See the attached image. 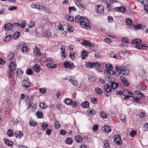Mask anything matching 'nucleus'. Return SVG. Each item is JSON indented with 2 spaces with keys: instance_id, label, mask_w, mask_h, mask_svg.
Instances as JSON below:
<instances>
[{
  "instance_id": "nucleus-1",
  "label": "nucleus",
  "mask_w": 148,
  "mask_h": 148,
  "mask_svg": "<svg viewBox=\"0 0 148 148\" xmlns=\"http://www.w3.org/2000/svg\"><path fill=\"white\" fill-rule=\"evenodd\" d=\"M116 73L118 75L122 74L123 75H127L129 73V71L123 66H116Z\"/></svg>"
},
{
  "instance_id": "nucleus-2",
  "label": "nucleus",
  "mask_w": 148,
  "mask_h": 148,
  "mask_svg": "<svg viewBox=\"0 0 148 148\" xmlns=\"http://www.w3.org/2000/svg\"><path fill=\"white\" fill-rule=\"evenodd\" d=\"M123 91L124 99L125 100L129 98L133 97L134 96V94L131 91L128 90H124Z\"/></svg>"
},
{
  "instance_id": "nucleus-3",
  "label": "nucleus",
  "mask_w": 148,
  "mask_h": 148,
  "mask_svg": "<svg viewBox=\"0 0 148 148\" xmlns=\"http://www.w3.org/2000/svg\"><path fill=\"white\" fill-rule=\"evenodd\" d=\"M106 68L107 70H105L104 72L106 73H107L108 74L110 75H113L114 73V71L112 70L113 67L110 64H106Z\"/></svg>"
},
{
  "instance_id": "nucleus-4",
  "label": "nucleus",
  "mask_w": 148,
  "mask_h": 148,
  "mask_svg": "<svg viewBox=\"0 0 148 148\" xmlns=\"http://www.w3.org/2000/svg\"><path fill=\"white\" fill-rule=\"evenodd\" d=\"M85 21H84L83 22H82V24L80 25L82 26L84 28L88 29L90 28V26L89 24L90 22L87 18H85Z\"/></svg>"
},
{
  "instance_id": "nucleus-5",
  "label": "nucleus",
  "mask_w": 148,
  "mask_h": 148,
  "mask_svg": "<svg viewBox=\"0 0 148 148\" xmlns=\"http://www.w3.org/2000/svg\"><path fill=\"white\" fill-rule=\"evenodd\" d=\"M9 69L8 73L9 77H11L13 71L15 70L16 68V66L13 62H12L10 63L9 66Z\"/></svg>"
},
{
  "instance_id": "nucleus-6",
  "label": "nucleus",
  "mask_w": 148,
  "mask_h": 148,
  "mask_svg": "<svg viewBox=\"0 0 148 148\" xmlns=\"http://www.w3.org/2000/svg\"><path fill=\"white\" fill-rule=\"evenodd\" d=\"M101 65V64L97 62L94 63L89 62H87L86 64V67L89 69L93 68L95 66H100Z\"/></svg>"
},
{
  "instance_id": "nucleus-7",
  "label": "nucleus",
  "mask_w": 148,
  "mask_h": 148,
  "mask_svg": "<svg viewBox=\"0 0 148 148\" xmlns=\"http://www.w3.org/2000/svg\"><path fill=\"white\" fill-rule=\"evenodd\" d=\"M96 11L100 15H101L104 13V8L103 6L98 5L96 7Z\"/></svg>"
},
{
  "instance_id": "nucleus-8",
  "label": "nucleus",
  "mask_w": 148,
  "mask_h": 148,
  "mask_svg": "<svg viewBox=\"0 0 148 148\" xmlns=\"http://www.w3.org/2000/svg\"><path fill=\"white\" fill-rule=\"evenodd\" d=\"M27 79L28 80V78L26 80H24L23 81L22 84V86L23 87L27 88L31 86V83L30 82L27 80Z\"/></svg>"
},
{
  "instance_id": "nucleus-9",
  "label": "nucleus",
  "mask_w": 148,
  "mask_h": 148,
  "mask_svg": "<svg viewBox=\"0 0 148 148\" xmlns=\"http://www.w3.org/2000/svg\"><path fill=\"white\" fill-rule=\"evenodd\" d=\"M75 20L76 22L79 23L80 24H82V22L85 21L86 19L82 16L79 15H77L76 16L75 18Z\"/></svg>"
},
{
  "instance_id": "nucleus-10",
  "label": "nucleus",
  "mask_w": 148,
  "mask_h": 148,
  "mask_svg": "<svg viewBox=\"0 0 148 148\" xmlns=\"http://www.w3.org/2000/svg\"><path fill=\"white\" fill-rule=\"evenodd\" d=\"M114 142L116 144L120 145L122 143L120 137L119 135H116L114 138Z\"/></svg>"
},
{
  "instance_id": "nucleus-11",
  "label": "nucleus",
  "mask_w": 148,
  "mask_h": 148,
  "mask_svg": "<svg viewBox=\"0 0 148 148\" xmlns=\"http://www.w3.org/2000/svg\"><path fill=\"white\" fill-rule=\"evenodd\" d=\"M63 65L64 67L66 68H69L71 69L73 68L74 66V65L73 63L71 64L68 61L64 62Z\"/></svg>"
},
{
  "instance_id": "nucleus-12",
  "label": "nucleus",
  "mask_w": 148,
  "mask_h": 148,
  "mask_svg": "<svg viewBox=\"0 0 148 148\" xmlns=\"http://www.w3.org/2000/svg\"><path fill=\"white\" fill-rule=\"evenodd\" d=\"M120 79L122 83L125 86H128L129 85V82L125 77L122 75L120 76Z\"/></svg>"
},
{
  "instance_id": "nucleus-13",
  "label": "nucleus",
  "mask_w": 148,
  "mask_h": 148,
  "mask_svg": "<svg viewBox=\"0 0 148 148\" xmlns=\"http://www.w3.org/2000/svg\"><path fill=\"white\" fill-rule=\"evenodd\" d=\"M13 25L11 23H8L4 25V28L5 30L9 31L11 30L13 27Z\"/></svg>"
},
{
  "instance_id": "nucleus-14",
  "label": "nucleus",
  "mask_w": 148,
  "mask_h": 148,
  "mask_svg": "<svg viewBox=\"0 0 148 148\" xmlns=\"http://www.w3.org/2000/svg\"><path fill=\"white\" fill-rule=\"evenodd\" d=\"M142 40H141L139 39H136L133 40H132L131 44L132 45H139L142 42Z\"/></svg>"
},
{
  "instance_id": "nucleus-15",
  "label": "nucleus",
  "mask_w": 148,
  "mask_h": 148,
  "mask_svg": "<svg viewBox=\"0 0 148 148\" xmlns=\"http://www.w3.org/2000/svg\"><path fill=\"white\" fill-rule=\"evenodd\" d=\"M116 9H117V11L121 12L123 13H124L126 12V8L123 6H120L118 8H115V10L116 11Z\"/></svg>"
},
{
  "instance_id": "nucleus-16",
  "label": "nucleus",
  "mask_w": 148,
  "mask_h": 148,
  "mask_svg": "<svg viewBox=\"0 0 148 148\" xmlns=\"http://www.w3.org/2000/svg\"><path fill=\"white\" fill-rule=\"evenodd\" d=\"M135 47L138 49H146L147 48V46L146 44H143L141 45V43H140L139 45H136Z\"/></svg>"
},
{
  "instance_id": "nucleus-17",
  "label": "nucleus",
  "mask_w": 148,
  "mask_h": 148,
  "mask_svg": "<svg viewBox=\"0 0 148 148\" xmlns=\"http://www.w3.org/2000/svg\"><path fill=\"white\" fill-rule=\"evenodd\" d=\"M103 88L105 91L106 92H110L112 91L110 86L107 84H105L104 85Z\"/></svg>"
},
{
  "instance_id": "nucleus-18",
  "label": "nucleus",
  "mask_w": 148,
  "mask_h": 148,
  "mask_svg": "<svg viewBox=\"0 0 148 148\" xmlns=\"http://www.w3.org/2000/svg\"><path fill=\"white\" fill-rule=\"evenodd\" d=\"M102 130L104 132L107 133H109L111 131L110 127L107 125H105L102 128Z\"/></svg>"
},
{
  "instance_id": "nucleus-19",
  "label": "nucleus",
  "mask_w": 148,
  "mask_h": 148,
  "mask_svg": "<svg viewBox=\"0 0 148 148\" xmlns=\"http://www.w3.org/2000/svg\"><path fill=\"white\" fill-rule=\"evenodd\" d=\"M38 10H41L42 11L45 12L46 13H48V14L50 13V12L48 11L47 8L46 7L42 5H40L39 7L38 8Z\"/></svg>"
},
{
  "instance_id": "nucleus-20",
  "label": "nucleus",
  "mask_w": 148,
  "mask_h": 148,
  "mask_svg": "<svg viewBox=\"0 0 148 148\" xmlns=\"http://www.w3.org/2000/svg\"><path fill=\"white\" fill-rule=\"evenodd\" d=\"M14 135L16 138L18 137L19 138H20L21 137L23 136V134L20 131H17L15 133Z\"/></svg>"
},
{
  "instance_id": "nucleus-21",
  "label": "nucleus",
  "mask_w": 148,
  "mask_h": 148,
  "mask_svg": "<svg viewBox=\"0 0 148 148\" xmlns=\"http://www.w3.org/2000/svg\"><path fill=\"white\" fill-rule=\"evenodd\" d=\"M88 52L85 50H83L81 53V58L82 60H84L86 59V57L88 55Z\"/></svg>"
},
{
  "instance_id": "nucleus-22",
  "label": "nucleus",
  "mask_w": 148,
  "mask_h": 148,
  "mask_svg": "<svg viewBox=\"0 0 148 148\" xmlns=\"http://www.w3.org/2000/svg\"><path fill=\"white\" fill-rule=\"evenodd\" d=\"M23 72L21 69H18L17 71V75L18 77L21 78L23 76Z\"/></svg>"
},
{
  "instance_id": "nucleus-23",
  "label": "nucleus",
  "mask_w": 148,
  "mask_h": 148,
  "mask_svg": "<svg viewBox=\"0 0 148 148\" xmlns=\"http://www.w3.org/2000/svg\"><path fill=\"white\" fill-rule=\"evenodd\" d=\"M94 91L97 94L101 95L103 93L102 90L99 88L96 87Z\"/></svg>"
},
{
  "instance_id": "nucleus-24",
  "label": "nucleus",
  "mask_w": 148,
  "mask_h": 148,
  "mask_svg": "<svg viewBox=\"0 0 148 148\" xmlns=\"http://www.w3.org/2000/svg\"><path fill=\"white\" fill-rule=\"evenodd\" d=\"M4 141L5 143L10 147H12L13 145V143L6 138L4 139Z\"/></svg>"
},
{
  "instance_id": "nucleus-25",
  "label": "nucleus",
  "mask_w": 148,
  "mask_h": 148,
  "mask_svg": "<svg viewBox=\"0 0 148 148\" xmlns=\"http://www.w3.org/2000/svg\"><path fill=\"white\" fill-rule=\"evenodd\" d=\"M47 67L50 69H53L56 67V65L51 62H49L47 64Z\"/></svg>"
},
{
  "instance_id": "nucleus-26",
  "label": "nucleus",
  "mask_w": 148,
  "mask_h": 148,
  "mask_svg": "<svg viewBox=\"0 0 148 148\" xmlns=\"http://www.w3.org/2000/svg\"><path fill=\"white\" fill-rule=\"evenodd\" d=\"M14 56V53L12 52H10L8 53V54L7 57V59L9 61L12 60Z\"/></svg>"
},
{
  "instance_id": "nucleus-27",
  "label": "nucleus",
  "mask_w": 148,
  "mask_h": 148,
  "mask_svg": "<svg viewBox=\"0 0 148 148\" xmlns=\"http://www.w3.org/2000/svg\"><path fill=\"white\" fill-rule=\"evenodd\" d=\"M75 139L76 141L79 143H81L83 140L82 137L80 135H77Z\"/></svg>"
},
{
  "instance_id": "nucleus-28",
  "label": "nucleus",
  "mask_w": 148,
  "mask_h": 148,
  "mask_svg": "<svg viewBox=\"0 0 148 148\" xmlns=\"http://www.w3.org/2000/svg\"><path fill=\"white\" fill-rule=\"evenodd\" d=\"M119 84H118L114 82H112L111 84V89H115L118 87Z\"/></svg>"
},
{
  "instance_id": "nucleus-29",
  "label": "nucleus",
  "mask_w": 148,
  "mask_h": 148,
  "mask_svg": "<svg viewBox=\"0 0 148 148\" xmlns=\"http://www.w3.org/2000/svg\"><path fill=\"white\" fill-rule=\"evenodd\" d=\"M21 51L23 53H26L29 51V49L27 46H25L24 45L21 49Z\"/></svg>"
},
{
  "instance_id": "nucleus-30",
  "label": "nucleus",
  "mask_w": 148,
  "mask_h": 148,
  "mask_svg": "<svg viewBox=\"0 0 148 148\" xmlns=\"http://www.w3.org/2000/svg\"><path fill=\"white\" fill-rule=\"evenodd\" d=\"M110 2H111L110 1H108L106 0V3L107 4L106 8L108 12H110L112 10V8Z\"/></svg>"
},
{
  "instance_id": "nucleus-31",
  "label": "nucleus",
  "mask_w": 148,
  "mask_h": 148,
  "mask_svg": "<svg viewBox=\"0 0 148 148\" xmlns=\"http://www.w3.org/2000/svg\"><path fill=\"white\" fill-rule=\"evenodd\" d=\"M20 35V33L19 32L17 31L15 32L13 36V38L15 40L18 39Z\"/></svg>"
},
{
  "instance_id": "nucleus-32",
  "label": "nucleus",
  "mask_w": 148,
  "mask_h": 148,
  "mask_svg": "<svg viewBox=\"0 0 148 148\" xmlns=\"http://www.w3.org/2000/svg\"><path fill=\"white\" fill-rule=\"evenodd\" d=\"M87 114L90 116H92L95 113V111L93 109H89V110H87Z\"/></svg>"
},
{
  "instance_id": "nucleus-33",
  "label": "nucleus",
  "mask_w": 148,
  "mask_h": 148,
  "mask_svg": "<svg viewBox=\"0 0 148 148\" xmlns=\"http://www.w3.org/2000/svg\"><path fill=\"white\" fill-rule=\"evenodd\" d=\"M33 69L34 71L37 72H38L40 69V66L37 64L34 65Z\"/></svg>"
},
{
  "instance_id": "nucleus-34",
  "label": "nucleus",
  "mask_w": 148,
  "mask_h": 148,
  "mask_svg": "<svg viewBox=\"0 0 148 148\" xmlns=\"http://www.w3.org/2000/svg\"><path fill=\"white\" fill-rule=\"evenodd\" d=\"M12 35H9L6 36L4 39V41L5 42H8L10 41L12 38Z\"/></svg>"
},
{
  "instance_id": "nucleus-35",
  "label": "nucleus",
  "mask_w": 148,
  "mask_h": 148,
  "mask_svg": "<svg viewBox=\"0 0 148 148\" xmlns=\"http://www.w3.org/2000/svg\"><path fill=\"white\" fill-rule=\"evenodd\" d=\"M73 141L72 139L70 137H67L65 140L66 143L69 145L71 144L72 143Z\"/></svg>"
},
{
  "instance_id": "nucleus-36",
  "label": "nucleus",
  "mask_w": 148,
  "mask_h": 148,
  "mask_svg": "<svg viewBox=\"0 0 148 148\" xmlns=\"http://www.w3.org/2000/svg\"><path fill=\"white\" fill-rule=\"evenodd\" d=\"M89 103L87 101H85L81 104L83 108H88L89 107Z\"/></svg>"
},
{
  "instance_id": "nucleus-37",
  "label": "nucleus",
  "mask_w": 148,
  "mask_h": 148,
  "mask_svg": "<svg viewBox=\"0 0 148 148\" xmlns=\"http://www.w3.org/2000/svg\"><path fill=\"white\" fill-rule=\"evenodd\" d=\"M65 18L66 19L69 21H72L74 20V18L72 16L66 15Z\"/></svg>"
},
{
  "instance_id": "nucleus-38",
  "label": "nucleus",
  "mask_w": 148,
  "mask_h": 148,
  "mask_svg": "<svg viewBox=\"0 0 148 148\" xmlns=\"http://www.w3.org/2000/svg\"><path fill=\"white\" fill-rule=\"evenodd\" d=\"M40 106L41 110H44L47 108V105L43 102H41L40 103Z\"/></svg>"
},
{
  "instance_id": "nucleus-39",
  "label": "nucleus",
  "mask_w": 148,
  "mask_h": 148,
  "mask_svg": "<svg viewBox=\"0 0 148 148\" xmlns=\"http://www.w3.org/2000/svg\"><path fill=\"white\" fill-rule=\"evenodd\" d=\"M36 115L38 118H41L43 116L42 112L41 111H38L36 113Z\"/></svg>"
},
{
  "instance_id": "nucleus-40",
  "label": "nucleus",
  "mask_w": 148,
  "mask_h": 148,
  "mask_svg": "<svg viewBox=\"0 0 148 148\" xmlns=\"http://www.w3.org/2000/svg\"><path fill=\"white\" fill-rule=\"evenodd\" d=\"M125 22L127 25H130L132 23V21L130 18H126L125 20Z\"/></svg>"
},
{
  "instance_id": "nucleus-41",
  "label": "nucleus",
  "mask_w": 148,
  "mask_h": 148,
  "mask_svg": "<svg viewBox=\"0 0 148 148\" xmlns=\"http://www.w3.org/2000/svg\"><path fill=\"white\" fill-rule=\"evenodd\" d=\"M7 133L8 136L9 137L12 136L14 134L13 131L11 129H9L7 131Z\"/></svg>"
},
{
  "instance_id": "nucleus-42",
  "label": "nucleus",
  "mask_w": 148,
  "mask_h": 148,
  "mask_svg": "<svg viewBox=\"0 0 148 148\" xmlns=\"http://www.w3.org/2000/svg\"><path fill=\"white\" fill-rule=\"evenodd\" d=\"M72 100L69 98H66L64 100V102L67 105H71Z\"/></svg>"
},
{
  "instance_id": "nucleus-43",
  "label": "nucleus",
  "mask_w": 148,
  "mask_h": 148,
  "mask_svg": "<svg viewBox=\"0 0 148 148\" xmlns=\"http://www.w3.org/2000/svg\"><path fill=\"white\" fill-rule=\"evenodd\" d=\"M76 5L78 6L79 9L82 10H83L84 9V6L78 2H76L75 3Z\"/></svg>"
},
{
  "instance_id": "nucleus-44",
  "label": "nucleus",
  "mask_w": 148,
  "mask_h": 148,
  "mask_svg": "<svg viewBox=\"0 0 148 148\" xmlns=\"http://www.w3.org/2000/svg\"><path fill=\"white\" fill-rule=\"evenodd\" d=\"M108 140H104L103 141L104 146L106 148H110V146L108 143Z\"/></svg>"
},
{
  "instance_id": "nucleus-45",
  "label": "nucleus",
  "mask_w": 148,
  "mask_h": 148,
  "mask_svg": "<svg viewBox=\"0 0 148 148\" xmlns=\"http://www.w3.org/2000/svg\"><path fill=\"white\" fill-rule=\"evenodd\" d=\"M48 126V124L46 122L42 123L41 125V127L42 128V130H43L45 131L47 129Z\"/></svg>"
},
{
  "instance_id": "nucleus-46",
  "label": "nucleus",
  "mask_w": 148,
  "mask_h": 148,
  "mask_svg": "<svg viewBox=\"0 0 148 148\" xmlns=\"http://www.w3.org/2000/svg\"><path fill=\"white\" fill-rule=\"evenodd\" d=\"M83 45L90 46L91 45V43L88 40H84L83 41Z\"/></svg>"
},
{
  "instance_id": "nucleus-47",
  "label": "nucleus",
  "mask_w": 148,
  "mask_h": 148,
  "mask_svg": "<svg viewBox=\"0 0 148 148\" xmlns=\"http://www.w3.org/2000/svg\"><path fill=\"white\" fill-rule=\"evenodd\" d=\"M30 125L32 126H36L38 124L37 123L35 122L32 120H30L29 121Z\"/></svg>"
},
{
  "instance_id": "nucleus-48",
  "label": "nucleus",
  "mask_w": 148,
  "mask_h": 148,
  "mask_svg": "<svg viewBox=\"0 0 148 148\" xmlns=\"http://www.w3.org/2000/svg\"><path fill=\"white\" fill-rule=\"evenodd\" d=\"M135 93L137 95H140L141 98L143 97L144 98H145L144 95L138 90H136L135 91Z\"/></svg>"
},
{
  "instance_id": "nucleus-49",
  "label": "nucleus",
  "mask_w": 148,
  "mask_h": 148,
  "mask_svg": "<svg viewBox=\"0 0 148 148\" xmlns=\"http://www.w3.org/2000/svg\"><path fill=\"white\" fill-rule=\"evenodd\" d=\"M76 12V8L74 7H69V14L71 13V12L72 11Z\"/></svg>"
},
{
  "instance_id": "nucleus-50",
  "label": "nucleus",
  "mask_w": 148,
  "mask_h": 148,
  "mask_svg": "<svg viewBox=\"0 0 148 148\" xmlns=\"http://www.w3.org/2000/svg\"><path fill=\"white\" fill-rule=\"evenodd\" d=\"M55 127L56 129H58L60 127V125L58 121H56L54 123Z\"/></svg>"
},
{
  "instance_id": "nucleus-51",
  "label": "nucleus",
  "mask_w": 148,
  "mask_h": 148,
  "mask_svg": "<svg viewBox=\"0 0 148 148\" xmlns=\"http://www.w3.org/2000/svg\"><path fill=\"white\" fill-rule=\"evenodd\" d=\"M104 41L105 42L108 43V44L109 45L111 44L112 43V40L108 38H105L104 39Z\"/></svg>"
},
{
  "instance_id": "nucleus-52",
  "label": "nucleus",
  "mask_w": 148,
  "mask_h": 148,
  "mask_svg": "<svg viewBox=\"0 0 148 148\" xmlns=\"http://www.w3.org/2000/svg\"><path fill=\"white\" fill-rule=\"evenodd\" d=\"M143 27V25L141 24L136 25L135 26V28L137 30L140 29Z\"/></svg>"
},
{
  "instance_id": "nucleus-53",
  "label": "nucleus",
  "mask_w": 148,
  "mask_h": 148,
  "mask_svg": "<svg viewBox=\"0 0 148 148\" xmlns=\"http://www.w3.org/2000/svg\"><path fill=\"white\" fill-rule=\"evenodd\" d=\"M100 115L103 118L106 119L107 117V114L104 113L103 112H101L100 113Z\"/></svg>"
},
{
  "instance_id": "nucleus-54",
  "label": "nucleus",
  "mask_w": 148,
  "mask_h": 148,
  "mask_svg": "<svg viewBox=\"0 0 148 148\" xmlns=\"http://www.w3.org/2000/svg\"><path fill=\"white\" fill-rule=\"evenodd\" d=\"M29 28H32L34 27L35 26V23L33 21H31L28 25Z\"/></svg>"
},
{
  "instance_id": "nucleus-55",
  "label": "nucleus",
  "mask_w": 148,
  "mask_h": 148,
  "mask_svg": "<svg viewBox=\"0 0 148 148\" xmlns=\"http://www.w3.org/2000/svg\"><path fill=\"white\" fill-rule=\"evenodd\" d=\"M44 36L46 38H49L51 37V34L50 32L47 31L44 33Z\"/></svg>"
},
{
  "instance_id": "nucleus-56",
  "label": "nucleus",
  "mask_w": 148,
  "mask_h": 148,
  "mask_svg": "<svg viewBox=\"0 0 148 148\" xmlns=\"http://www.w3.org/2000/svg\"><path fill=\"white\" fill-rule=\"evenodd\" d=\"M40 5L33 3L31 5V6L32 8H35L38 10V8L39 7Z\"/></svg>"
},
{
  "instance_id": "nucleus-57",
  "label": "nucleus",
  "mask_w": 148,
  "mask_h": 148,
  "mask_svg": "<svg viewBox=\"0 0 148 148\" xmlns=\"http://www.w3.org/2000/svg\"><path fill=\"white\" fill-rule=\"evenodd\" d=\"M90 102L93 104H96L97 103V100L95 97H92L90 99Z\"/></svg>"
},
{
  "instance_id": "nucleus-58",
  "label": "nucleus",
  "mask_w": 148,
  "mask_h": 148,
  "mask_svg": "<svg viewBox=\"0 0 148 148\" xmlns=\"http://www.w3.org/2000/svg\"><path fill=\"white\" fill-rule=\"evenodd\" d=\"M121 40L122 41V42H123L124 43H127L129 42V39L127 37H123L122 38Z\"/></svg>"
},
{
  "instance_id": "nucleus-59",
  "label": "nucleus",
  "mask_w": 148,
  "mask_h": 148,
  "mask_svg": "<svg viewBox=\"0 0 148 148\" xmlns=\"http://www.w3.org/2000/svg\"><path fill=\"white\" fill-rule=\"evenodd\" d=\"M26 22L25 21H23L20 24V27L22 28H24L26 25Z\"/></svg>"
},
{
  "instance_id": "nucleus-60",
  "label": "nucleus",
  "mask_w": 148,
  "mask_h": 148,
  "mask_svg": "<svg viewBox=\"0 0 148 148\" xmlns=\"http://www.w3.org/2000/svg\"><path fill=\"white\" fill-rule=\"evenodd\" d=\"M71 82L73 85L75 86H77L78 85V81L76 80H72Z\"/></svg>"
},
{
  "instance_id": "nucleus-61",
  "label": "nucleus",
  "mask_w": 148,
  "mask_h": 148,
  "mask_svg": "<svg viewBox=\"0 0 148 148\" xmlns=\"http://www.w3.org/2000/svg\"><path fill=\"white\" fill-rule=\"evenodd\" d=\"M26 73L27 75H32L33 74V71L31 69H28L26 71Z\"/></svg>"
},
{
  "instance_id": "nucleus-62",
  "label": "nucleus",
  "mask_w": 148,
  "mask_h": 148,
  "mask_svg": "<svg viewBox=\"0 0 148 148\" xmlns=\"http://www.w3.org/2000/svg\"><path fill=\"white\" fill-rule=\"evenodd\" d=\"M126 117L127 116L125 114H123L121 116L122 118L121 120L123 123H126L125 119Z\"/></svg>"
},
{
  "instance_id": "nucleus-63",
  "label": "nucleus",
  "mask_w": 148,
  "mask_h": 148,
  "mask_svg": "<svg viewBox=\"0 0 148 148\" xmlns=\"http://www.w3.org/2000/svg\"><path fill=\"white\" fill-rule=\"evenodd\" d=\"M68 30L71 32H73L74 30V29L73 27H72L70 25H68L67 26Z\"/></svg>"
},
{
  "instance_id": "nucleus-64",
  "label": "nucleus",
  "mask_w": 148,
  "mask_h": 148,
  "mask_svg": "<svg viewBox=\"0 0 148 148\" xmlns=\"http://www.w3.org/2000/svg\"><path fill=\"white\" fill-rule=\"evenodd\" d=\"M136 134V132L134 130H132L130 133V135L132 137H134Z\"/></svg>"
}]
</instances>
